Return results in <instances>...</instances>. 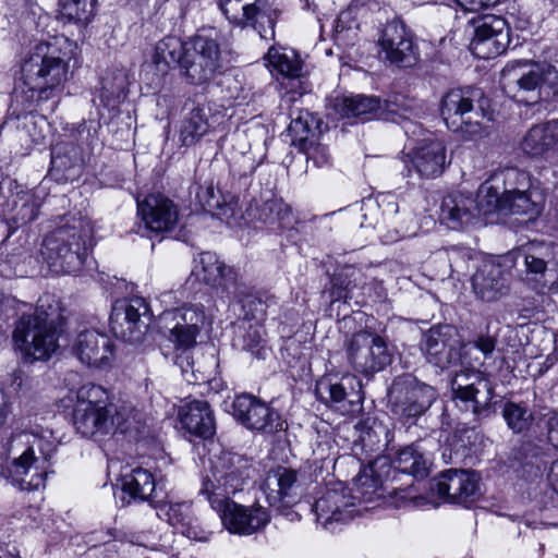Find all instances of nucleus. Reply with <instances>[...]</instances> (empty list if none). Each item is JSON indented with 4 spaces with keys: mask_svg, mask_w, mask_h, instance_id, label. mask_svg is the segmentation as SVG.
Instances as JSON below:
<instances>
[{
    "mask_svg": "<svg viewBox=\"0 0 558 558\" xmlns=\"http://www.w3.org/2000/svg\"><path fill=\"white\" fill-rule=\"evenodd\" d=\"M430 490L440 499L469 508L481 496L478 477L474 472L450 469L430 483Z\"/></svg>",
    "mask_w": 558,
    "mask_h": 558,
    "instance_id": "21",
    "label": "nucleus"
},
{
    "mask_svg": "<svg viewBox=\"0 0 558 558\" xmlns=\"http://www.w3.org/2000/svg\"><path fill=\"white\" fill-rule=\"evenodd\" d=\"M447 260L452 272L464 275L469 271L470 262L473 259V252L465 246H451L445 248Z\"/></svg>",
    "mask_w": 558,
    "mask_h": 558,
    "instance_id": "53",
    "label": "nucleus"
},
{
    "mask_svg": "<svg viewBox=\"0 0 558 558\" xmlns=\"http://www.w3.org/2000/svg\"><path fill=\"white\" fill-rule=\"evenodd\" d=\"M440 114L450 131L472 138L483 133L484 123L493 120L494 111L482 88L466 86L442 96Z\"/></svg>",
    "mask_w": 558,
    "mask_h": 558,
    "instance_id": "8",
    "label": "nucleus"
},
{
    "mask_svg": "<svg viewBox=\"0 0 558 558\" xmlns=\"http://www.w3.org/2000/svg\"><path fill=\"white\" fill-rule=\"evenodd\" d=\"M205 311L202 304H184L167 311L161 316L163 327L169 331L174 345L194 348L196 336L205 323Z\"/></svg>",
    "mask_w": 558,
    "mask_h": 558,
    "instance_id": "23",
    "label": "nucleus"
},
{
    "mask_svg": "<svg viewBox=\"0 0 558 558\" xmlns=\"http://www.w3.org/2000/svg\"><path fill=\"white\" fill-rule=\"evenodd\" d=\"M41 203L43 198L36 192L20 191L12 194L4 214L9 216L16 227H22L36 219Z\"/></svg>",
    "mask_w": 558,
    "mask_h": 558,
    "instance_id": "37",
    "label": "nucleus"
},
{
    "mask_svg": "<svg viewBox=\"0 0 558 558\" xmlns=\"http://www.w3.org/2000/svg\"><path fill=\"white\" fill-rule=\"evenodd\" d=\"M177 350V354L174 356V364L181 369L182 375L186 380H191L187 377V374L191 373L194 377V380H198L199 378L195 375L194 371V361L191 354L192 348H185L183 345H174Z\"/></svg>",
    "mask_w": 558,
    "mask_h": 558,
    "instance_id": "57",
    "label": "nucleus"
},
{
    "mask_svg": "<svg viewBox=\"0 0 558 558\" xmlns=\"http://www.w3.org/2000/svg\"><path fill=\"white\" fill-rule=\"evenodd\" d=\"M122 490L134 500L153 501V493L156 487L153 474L145 469L136 468L121 478Z\"/></svg>",
    "mask_w": 558,
    "mask_h": 558,
    "instance_id": "42",
    "label": "nucleus"
},
{
    "mask_svg": "<svg viewBox=\"0 0 558 558\" xmlns=\"http://www.w3.org/2000/svg\"><path fill=\"white\" fill-rule=\"evenodd\" d=\"M74 47L65 37L38 43L22 64L13 93L16 105L26 110H53L68 80Z\"/></svg>",
    "mask_w": 558,
    "mask_h": 558,
    "instance_id": "2",
    "label": "nucleus"
},
{
    "mask_svg": "<svg viewBox=\"0 0 558 558\" xmlns=\"http://www.w3.org/2000/svg\"><path fill=\"white\" fill-rule=\"evenodd\" d=\"M348 359L355 371L368 376L389 365L392 354L384 338L368 331H361L350 340Z\"/></svg>",
    "mask_w": 558,
    "mask_h": 558,
    "instance_id": "18",
    "label": "nucleus"
},
{
    "mask_svg": "<svg viewBox=\"0 0 558 558\" xmlns=\"http://www.w3.org/2000/svg\"><path fill=\"white\" fill-rule=\"evenodd\" d=\"M291 211L281 198H270L255 208L254 217L271 230L286 228L290 223Z\"/></svg>",
    "mask_w": 558,
    "mask_h": 558,
    "instance_id": "45",
    "label": "nucleus"
},
{
    "mask_svg": "<svg viewBox=\"0 0 558 558\" xmlns=\"http://www.w3.org/2000/svg\"><path fill=\"white\" fill-rule=\"evenodd\" d=\"M538 425L546 430L548 441L558 448V412L548 410L538 417Z\"/></svg>",
    "mask_w": 558,
    "mask_h": 558,
    "instance_id": "56",
    "label": "nucleus"
},
{
    "mask_svg": "<svg viewBox=\"0 0 558 558\" xmlns=\"http://www.w3.org/2000/svg\"><path fill=\"white\" fill-rule=\"evenodd\" d=\"M137 211L145 229L155 233L171 231L178 222V208L174 203L160 193L137 199Z\"/></svg>",
    "mask_w": 558,
    "mask_h": 558,
    "instance_id": "25",
    "label": "nucleus"
},
{
    "mask_svg": "<svg viewBox=\"0 0 558 558\" xmlns=\"http://www.w3.org/2000/svg\"><path fill=\"white\" fill-rule=\"evenodd\" d=\"M451 390L457 404L462 403L465 410L471 409L477 421L495 413L494 387L482 372L464 368L456 373L451 380Z\"/></svg>",
    "mask_w": 558,
    "mask_h": 558,
    "instance_id": "14",
    "label": "nucleus"
},
{
    "mask_svg": "<svg viewBox=\"0 0 558 558\" xmlns=\"http://www.w3.org/2000/svg\"><path fill=\"white\" fill-rule=\"evenodd\" d=\"M73 351L78 360L88 366H100L113 355V347L109 337L96 330L80 332Z\"/></svg>",
    "mask_w": 558,
    "mask_h": 558,
    "instance_id": "32",
    "label": "nucleus"
},
{
    "mask_svg": "<svg viewBox=\"0 0 558 558\" xmlns=\"http://www.w3.org/2000/svg\"><path fill=\"white\" fill-rule=\"evenodd\" d=\"M25 112L22 116V126L23 131L29 136L32 143L39 144L44 138L41 134V130L38 129V121L36 120V116H34L35 110H26L22 107Z\"/></svg>",
    "mask_w": 558,
    "mask_h": 558,
    "instance_id": "59",
    "label": "nucleus"
},
{
    "mask_svg": "<svg viewBox=\"0 0 558 558\" xmlns=\"http://www.w3.org/2000/svg\"><path fill=\"white\" fill-rule=\"evenodd\" d=\"M168 522L191 539L206 542L210 532L204 529L194 515L192 505L189 502L170 504L166 512Z\"/></svg>",
    "mask_w": 558,
    "mask_h": 558,
    "instance_id": "35",
    "label": "nucleus"
},
{
    "mask_svg": "<svg viewBox=\"0 0 558 558\" xmlns=\"http://www.w3.org/2000/svg\"><path fill=\"white\" fill-rule=\"evenodd\" d=\"M387 465L386 459H377L368 468H363L355 477L354 495L341 483L328 487L315 501L313 510L316 520L326 530L333 531V524L348 522L353 517V507L359 502H372L383 496V474L376 466Z\"/></svg>",
    "mask_w": 558,
    "mask_h": 558,
    "instance_id": "6",
    "label": "nucleus"
},
{
    "mask_svg": "<svg viewBox=\"0 0 558 558\" xmlns=\"http://www.w3.org/2000/svg\"><path fill=\"white\" fill-rule=\"evenodd\" d=\"M150 320V311L144 298L121 299L113 303L109 326L116 338L129 343L144 339Z\"/></svg>",
    "mask_w": 558,
    "mask_h": 558,
    "instance_id": "15",
    "label": "nucleus"
},
{
    "mask_svg": "<svg viewBox=\"0 0 558 558\" xmlns=\"http://www.w3.org/2000/svg\"><path fill=\"white\" fill-rule=\"evenodd\" d=\"M496 343L497 339L495 337L489 335H480L474 341V347L487 357L493 354Z\"/></svg>",
    "mask_w": 558,
    "mask_h": 558,
    "instance_id": "60",
    "label": "nucleus"
},
{
    "mask_svg": "<svg viewBox=\"0 0 558 558\" xmlns=\"http://www.w3.org/2000/svg\"><path fill=\"white\" fill-rule=\"evenodd\" d=\"M539 448L532 441H523L512 450V458L522 465H532L533 459L537 458Z\"/></svg>",
    "mask_w": 558,
    "mask_h": 558,
    "instance_id": "58",
    "label": "nucleus"
},
{
    "mask_svg": "<svg viewBox=\"0 0 558 558\" xmlns=\"http://www.w3.org/2000/svg\"><path fill=\"white\" fill-rule=\"evenodd\" d=\"M250 477L248 460L228 451L209 459V469L203 477L199 494L219 513L225 527L234 534L251 535L265 527L270 520L265 508H250L231 500V496L243 490Z\"/></svg>",
    "mask_w": 558,
    "mask_h": 558,
    "instance_id": "1",
    "label": "nucleus"
},
{
    "mask_svg": "<svg viewBox=\"0 0 558 558\" xmlns=\"http://www.w3.org/2000/svg\"><path fill=\"white\" fill-rule=\"evenodd\" d=\"M136 412L130 407L119 409H73V425L83 437L101 440L104 437L137 432Z\"/></svg>",
    "mask_w": 558,
    "mask_h": 558,
    "instance_id": "12",
    "label": "nucleus"
},
{
    "mask_svg": "<svg viewBox=\"0 0 558 558\" xmlns=\"http://www.w3.org/2000/svg\"><path fill=\"white\" fill-rule=\"evenodd\" d=\"M472 288L477 299L496 302L508 295L510 274L500 263H484L472 277Z\"/></svg>",
    "mask_w": 558,
    "mask_h": 558,
    "instance_id": "26",
    "label": "nucleus"
},
{
    "mask_svg": "<svg viewBox=\"0 0 558 558\" xmlns=\"http://www.w3.org/2000/svg\"><path fill=\"white\" fill-rule=\"evenodd\" d=\"M194 272L201 277L207 286L236 296L239 274L234 268L221 262L215 253H201Z\"/></svg>",
    "mask_w": 558,
    "mask_h": 558,
    "instance_id": "28",
    "label": "nucleus"
},
{
    "mask_svg": "<svg viewBox=\"0 0 558 558\" xmlns=\"http://www.w3.org/2000/svg\"><path fill=\"white\" fill-rule=\"evenodd\" d=\"M49 174L57 182H69L78 179L83 171V154L80 146L72 142H62L51 150Z\"/></svg>",
    "mask_w": 558,
    "mask_h": 558,
    "instance_id": "30",
    "label": "nucleus"
},
{
    "mask_svg": "<svg viewBox=\"0 0 558 558\" xmlns=\"http://www.w3.org/2000/svg\"><path fill=\"white\" fill-rule=\"evenodd\" d=\"M352 12L351 11H342L338 19L336 20L335 29L337 33H342L343 31H349L352 28Z\"/></svg>",
    "mask_w": 558,
    "mask_h": 558,
    "instance_id": "64",
    "label": "nucleus"
},
{
    "mask_svg": "<svg viewBox=\"0 0 558 558\" xmlns=\"http://www.w3.org/2000/svg\"><path fill=\"white\" fill-rule=\"evenodd\" d=\"M362 274L353 266H344L330 277L329 288H325L324 293L329 294L330 303L333 304L351 298L354 288L359 286Z\"/></svg>",
    "mask_w": 558,
    "mask_h": 558,
    "instance_id": "44",
    "label": "nucleus"
},
{
    "mask_svg": "<svg viewBox=\"0 0 558 558\" xmlns=\"http://www.w3.org/2000/svg\"><path fill=\"white\" fill-rule=\"evenodd\" d=\"M61 301L51 294L41 296L33 314L15 322L12 339L25 359L47 360L58 349L60 328L64 322Z\"/></svg>",
    "mask_w": 558,
    "mask_h": 558,
    "instance_id": "5",
    "label": "nucleus"
},
{
    "mask_svg": "<svg viewBox=\"0 0 558 558\" xmlns=\"http://www.w3.org/2000/svg\"><path fill=\"white\" fill-rule=\"evenodd\" d=\"M388 398L392 414L401 421H410L425 414L437 400L438 392L435 387L405 373L393 378Z\"/></svg>",
    "mask_w": 558,
    "mask_h": 558,
    "instance_id": "11",
    "label": "nucleus"
},
{
    "mask_svg": "<svg viewBox=\"0 0 558 558\" xmlns=\"http://www.w3.org/2000/svg\"><path fill=\"white\" fill-rule=\"evenodd\" d=\"M155 63L165 68L179 66L186 82L204 85L222 72L223 60L217 33H197L187 41L167 36L158 41Z\"/></svg>",
    "mask_w": 558,
    "mask_h": 558,
    "instance_id": "3",
    "label": "nucleus"
},
{
    "mask_svg": "<svg viewBox=\"0 0 558 558\" xmlns=\"http://www.w3.org/2000/svg\"><path fill=\"white\" fill-rule=\"evenodd\" d=\"M393 434L388 425L377 418L367 420L360 426L359 441L354 444V450L361 448L367 456H375L365 468H368L377 459H386L387 465L376 466L377 473L383 474V492L385 482L390 478L391 472L409 474L415 480H423L428 476L432 468L430 457L423 450L420 442H414L400 448L392 462L388 457L380 453L392 445Z\"/></svg>",
    "mask_w": 558,
    "mask_h": 558,
    "instance_id": "4",
    "label": "nucleus"
},
{
    "mask_svg": "<svg viewBox=\"0 0 558 558\" xmlns=\"http://www.w3.org/2000/svg\"><path fill=\"white\" fill-rule=\"evenodd\" d=\"M183 428L199 438H210L216 430L214 412L205 400H192L179 410Z\"/></svg>",
    "mask_w": 558,
    "mask_h": 558,
    "instance_id": "33",
    "label": "nucleus"
},
{
    "mask_svg": "<svg viewBox=\"0 0 558 558\" xmlns=\"http://www.w3.org/2000/svg\"><path fill=\"white\" fill-rule=\"evenodd\" d=\"M466 11H478L483 8L496 5L500 0H456Z\"/></svg>",
    "mask_w": 558,
    "mask_h": 558,
    "instance_id": "62",
    "label": "nucleus"
},
{
    "mask_svg": "<svg viewBox=\"0 0 558 558\" xmlns=\"http://www.w3.org/2000/svg\"><path fill=\"white\" fill-rule=\"evenodd\" d=\"M264 329L262 324H250L238 341L241 348L252 354L262 355L264 350Z\"/></svg>",
    "mask_w": 558,
    "mask_h": 558,
    "instance_id": "54",
    "label": "nucleus"
},
{
    "mask_svg": "<svg viewBox=\"0 0 558 558\" xmlns=\"http://www.w3.org/2000/svg\"><path fill=\"white\" fill-rule=\"evenodd\" d=\"M266 58L269 65L286 77L294 78L301 73V63L292 50L287 51L270 47Z\"/></svg>",
    "mask_w": 558,
    "mask_h": 558,
    "instance_id": "50",
    "label": "nucleus"
},
{
    "mask_svg": "<svg viewBox=\"0 0 558 558\" xmlns=\"http://www.w3.org/2000/svg\"><path fill=\"white\" fill-rule=\"evenodd\" d=\"M43 459L35 456L33 446L27 447L19 457L1 469V476L21 490H36L45 487L51 471V452L43 451Z\"/></svg>",
    "mask_w": 558,
    "mask_h": 558,
    "instance_id": "17",
    "label": "nucleus"
},
{
    "mask_svg": "<svg viewBox=\"0 0 558 558\" xmlns=\"http://www.w3.org/2000/svg\"><path fill=\"white\" fill-rule=\"evenodd\" d=\"M413 108V100L402 94H392L388 98L381 100L379 119L395 120L396 116L403 114Z\"/></svg>",
    "mask_w": 558,
    "mask_h": 558,
    "instance_id": "51",
    "label": "nucleus"
},
{
    "mask_svg": "<svg viewBox=\"0 0 558 558\" xmlns=\"http://www.w3.org/2000/svg\"><path fill=\"white\" fill-rule=\"evenodd\" d=\"M501 413L507 426L514 434L526 432L532 425L533 414L524 403L507 401Z\"/></svg>",
    "mask_w": 558,
    "mask_h": 558,
    "instance_id": "49",
    "label": "nucleus"
},
{
    "mask_svg": "<svg viewBox=\"0 0 558 558\" xmlns=\"http://www.w3.org/2000/svg\"><path fill=\"white\" fill-rule=\"evenodd\" d=\"M262 490L269 507L286 515L300 501L302 495L298 472L282 466L267 473Z\"/></svg>",
    "mask_w": 558,
    "mask_h": 558,
    "instance_id": "22",
    "label": "nucleus"
},
{
    "mask_svg": "<svg viewBox=\"0 0 558 558\" xmlns=\"http://www.w3.org/2000/svg\"><path fill=\"white\" fill-rule=\"evenodd\" d=\"M315 392L322 401L341 414L353 411V405L360 401L359 392L353 389L349 392L343 381L331 384L328 380H320L316 385Z\"/></svg>",
    "mask_w": 558,
    "mask_h": 558,
    "instance_id": "38",
    "label": "nucleus"
},
{
    "mask_svg": "<svg viewBox=\"0 0 558 558\" xmlns=\"http://www.w3.org/2000/svg\"><path fill=\"white\" fill-rule=\"evenodd\" d=\"M461 340L451 325L433 326L424 336L423 350L429 363L447 368L460 360Z\"/></svg>",
    "mask_w": 558,
    "mask_h": 558,
    "instance_id": "24",
    "label": "nucleus"
},
{
    "mask_svg": "<svg viewBox=\"0 0 558 558\" xmlns=\"http://www.w3.org/2000/svg\"><path fill=\"white\" fill-rule=\"evenodd\" d=\"M92 248V228L73 219L56 228L43 241L40 255L54 275H76L84 268Z\"/></svg>",
    "mask_w": 558,
    "mask_h": 558,
    "instance_id": "7",
    "label": "nucleus"
},
{
    "mask_svg": "<svg viewBox=\"0 0 558 558\" xmlns=\"http://www.w3.org/2000/svg\"><path fill=\"white\" fill-rule=\"evenodd\" d=\"M524 180V175L517 168H507L495 172L482 183L474 198L477 220L482 215L501 214L502 183L513 187L515 180Z\"/></svg>",
    "mask_w": 558,
    "mask_h": 558,
    "instance_id": "27",
    "label": "nucleus"
},
{
    "mask_svg": "<svg viewBox=\"0 0 558 558\" xmlns=\"http://www.w3.org/2000/svg\"><path fill=\"white\" fill-rule=\"evenodd\" d=\"M232 415L251 430L272 434L284 428L280 413L253 395L236 396L232 401Z\"/></svg>",
    "mask_w": 558,
    "mask_h": 558,
    "instance_id": "20",
    "label": "nucleus"
},
{
    "mask_svg": "<svg viewBox=\"0 0 558 558\" xmlns=\"http://www.w3.org/2000/svg\"><path fill=\"white\" fill-rule=\"evenodd\" d=\"M218 8L233 26L252 27L265 40L275 38L281 11L274 0H218Z\"/></svg>",
    "mask_w": 558,
    "mask_h": 558,
    "instance_id": "13",
    "label": "nucleus"
},
{
    "mask_svg": "<svg viewBox=\"0 0 558 558\" xmlns=\"http://www.w3.org/2000/svg\"><path fill=\"white\" fill-rule=\"evenodd\" d=\"M556 246L553 243L530 242L510 251L502 257L504 265L517 267L520 279L532 290L542 293L555 284L551 268Z\"/></svg>",
    "mask_w": 558,
    "mask_h": 558,
    "instance_id": "9",
    "label": "nucleus"
},
{
    "mask_svg": "<svg viewBox=\"0 0 558 558\" xmlns=\"http://www.w3.org/2000/svg\"><path fill=\"white\" fill-rule=\"evenodd\" d=\"M100 129V121L99 120H88L83 121L77 129V132L80 135L86 133L87 140H90V143H93L94 138H97L98 131Z\"/></svg>",
    "mask_w": 558,
    "mask_h": 558,
    "instance_id": "61",
    "label": "nucleus"
},
{
    "mask_svg": "<svg viewBox=\"0 0 558 558\" xmlns=\"http://www.w3.org/2000/svg\"><path fill=\"white\" fill-rule=\"evenodd\" d=\"M473 38L471 50L481 59H493L504 53L510 44L507 21L495 14L480 15L471 20Z\"/></svg>",
    "mask_w": 558,
    "mask_h": 558,
    "instance_id": "19",
    "label": "nucleus"
},
{
    "mask_svg": "<svg viewBox=\"0 0 558 558\" xmlns=\"http://www.w3.org/2000/svg\"><path fill=\"white\" fill-rule=\"evenodd\" d=\"M242 304V318L246 322H255L260 324L267 314V300L260 295H246L241 300Z\"/></svg>",
    "mask_w": 558,
    "mask_h": 558,
    "instance_id": "52",
    "label": "nucleus"
},
{
    "mask_svg": "<svg viewBox=\"0 0 558 558\" xmlns=\"http://www.w3.org/2000/svg\"><path fill=\"white\" fill-rule=\"evenodd\" d=\"M189 195L191 202L213 216H227L229 211H233L231 203H227L220 192L215 191L210 182L205 184L194 182L189 189Z\"/></svg>",
    "mask_w": 558,
    "mask_h": 558,
    "instance_id": "40",
    "label": "nucleus"
},
{
    "mask_svg": "<svg viewBox=\"0 0 558 558\" xmlns=\"http://www.w3.org/2000/svg\"><path fill=\"white\" fill-rule=\"evenodd\" d=\"M210 124L206 110L199 106L184 114L179 125V142L181 146L191 147L208 134Z\"/></svg>",
    "mask_w": 558,
    "mask_h": 558,
    "instance_id": "39",
    "label": "nucleus"
},
{
    "mask_svg": "<svg viewBox=\"0 0 558 558\" xmlns=\"http://www.w3.org/2000/svg\"><path fill=\"white\" fill-rule=\"evenodd\" d=\"M337 106L345 118L379 119L381 99L377 96L354 95L344 97Z\"/></svg>",
    "mask_w": 558,
    "mask_h": 558,
    "instance_id": "43",
    "label": "nucleus"
},
{
    "mask_svg": "<svg viewBox=\"0 0 558 558\" xmlns=\"http://www.w3.org/2000/svg\"><path fill=\"white\" fill-rule=\"evenodd\" d=\"M322 124L323 121L316 114L308 110H300L288 126L291 144L299 149H304L308 144L318 141L322 134Z\"/></svg>",
    "mask_w": 558,
    "mask_h": 558,
    "instance_id": "36",
    "label": "nucleus"
},
{
    "mask_svg": "<svg viewBox=\"0 0 558 558\" xmlns=\"http://www.w3.org/2000/svg\"><path fill=\"white\" fill-rule=\"evenodd\" d=\"M100 101L109 110L117 109L126 96L128 75L123 70H111L101 78Z\"/></svg>",
    "mask_w": 558,
    "mask_h": 558,
    "instance_id": "41",
    "label": "nucleus"
},
{
    "mask_svg": "<svg viewBox=\"0 0 558 558\" xmlns=\"http://www.w3.org/2000/svg\"><path fill=\"white\" fill-rule=\"evenodd\" d=\"M475 207L471 195L450 193L442 198L439 220L452 230L465 228L477 221Z\"/></svg>",
    "mask_w": 558,
    "mask_h": 558,
    "instance_id": "31",
    "label": "nucleus"
},
{
    "mask_svg": "<svg viewBox=\"0 0 558 558\" xmlns=\"http://www.w3.org/2000/svg\"><path fill=\"white\" fill-rule=\"evenodd\" d=\"M524 180H515L513 187L502 183L501 215L526 216L527 220L535 219L543 210L539 202L533 199L532 193L527 191L530 186L529 175L520 170Z\"/></svg>",
    "mask_w": 558,
    "mask_h": 558,
    "instance_id": "29",
    "label": "nucleus"
},
{
    "mask_svg": "<svg viewBox=\"0 0 558 558\" xmlns=\"http://www.w3.org/2000/svg\"><path fill=\"white\" fill-rule=\"evenodd\" d=\"M33 256L31 253V250L28 247H20L17 250L13 248L12 252L8 254V262L14 265L20 264V262L23 263H31Z\"/></svg>",
    "mask_w": 558,
    "mask_h": 558,
    "instance_id": "63",
    "label": "nucleus"
},
{
    "mask_svg": "<svg viewBox=\"0 0 558 558\" xmlns=\"http://www.w3.org/2000/svg\"><path fill=\"white\" fill-rule=\"evenodd\" d=\"M378 45L384 60L398 68H412L420 59L415 35L399 17L384 25Z\"/></svg>",
    "mask_w": 558,
    "mask_h": 558,
    "instance_id": "16",
    "label": "nucleus"
},
{
    "mask_svg": "<svg viewBox=\"0 0 558 558\" xmlns=\"http://www.w3.org/2000/svg\"><path fill=\"white\" fill-rule=\"evenodd\" d=\"M555 147L548 122L533 125L521 142L524 154L531 157H543Z\"/></svg>",
    "mask_w": 558,
    "mask_h": 558,
    "instance_id": "46",
    "label": "nucleus"
},
{
    "mask_svg": "<svg viewBox=\"0 0 558 558\" xmlns=\"http://www.w3.org/2000/svg\"><path fill=\"white\" fill-rule=\"evenodd\" d=\"M408 158L421 178H436L444 171L446 148L438 140L424 141Z\"/></svg>",
    "mask_w": 558,
    "mask_h": 558,
    "instance_id": "34",
    "label": "nucleus"
},
{
    "mask_svg": "<svg viewBox=\"0 0 558 558\" xmlns=\"http://www.w3.org/2000/svg\"><path fill=\"white\" fill-rule=\"evenodd\" d=\"M118 409L109 401V395L101 386L83 385L76 392L74 409Z\"/></svg>",
    "mask_w": 558,
    "mask_h": 558,
    "instance_id": "48",
    "label": "nucleus"
},
{
    "mask_svg": "<svg viewBox=\"0 0 558 558\" xmlns=\"http://www.w3.org/2000/svg\"><path fill=\"white\" fill-rule=\"evenodd\" d=\"M97 0H59L60 17L70 23L87 24L95 14Z\"/></svg>",
    "mask_w": 558,
    "mask_h": 558,
    "instance_id": "47",
    "label": "nucleus"
},
{
    "mask_svg": "<svg viewBox=\"0 0 558 558\" xmlns=\"http://www.w3.org/2000/svg\"><path fill=\"white\" fill-rule=\"evenodd\" d=\"M505 89L517 102L526 106L549 102L558 97V70L550 63H532L520 69Z\"/></svg>",
    "mask_w": 558,
    "mask_h": 558,
    "instance_id": "10",
    "label": "nucleus"
},
{
    "mask_svg": "<svg viewBox=\"0 0 558 558\" xmlns=\"http://www.w3.org/2000/svg\"><path fill=\"white\" fill-rule=\"evenodd\" d=\"M306 155L307 162H313L317 168L327 167L331 163V156L326 146L317 141L307 145L306 148L300 149Z\"/></svg>",
    "mask_w": 558,
    "mask_h": 558,
    "instance_id": "55",
    "label": "nucleus"
}]
</instances>
